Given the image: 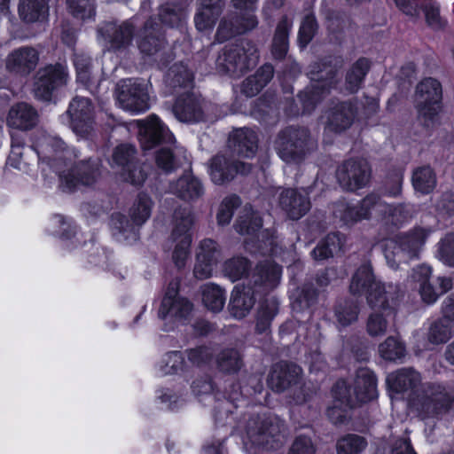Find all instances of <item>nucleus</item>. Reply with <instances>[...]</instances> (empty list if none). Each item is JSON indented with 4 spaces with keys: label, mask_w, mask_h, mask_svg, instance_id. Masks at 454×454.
I'll use <instances>...</instances> for the list:
<instances>
[{
    "label": "nucleus",
    "mask_w": 454,
    "mask_h": 454,
    "mask_svg": "<svg viewBox=\"0 0 454 454\" xmlns=\"http://www.w3.org/2000/svg\"><path fill=\"white\" fill-rule=\"evenodd\" d=\"M224 3L223 0H200V27L211 28L220 16Z\"/></svg>",
    "instance_id": "37998d69"
},
{
    "label": "nucleus",
    "mask_w": 454,
    "mask_h": 454,
    "mask_svg": "<svg viewBox=\"0 0 454 454\" xmlns=\"http://www.w3.org/2000/svg\"><path fill=\"white\" fill-rule=\"evenodd\" d=\"M159 16L162 23L173 27L181 21L183 11L176 5L167 4L160 7Z\"/></svg>",
    "instance_id": "69168bd1"
},
{
    "label": "nucleus",
    "mask_w": 454,
    "mask_h": 454,
    "mask_svg": "<svg viewBox=\"0 0 454 454\" xmlns=\"http://www.w3.org/2000/svg\"><path fill=\"white\" fill-rule=\"evenodd\" d=\"M136 160V149L132 145L122 144L115 147L111 166L121 173L127 167H129Z\"/></svg>",
    "instance_id": "49530a36"
},
{
    "label": "nucleus",
    "mask_w": 454,
    "mask_h": 454,
    "mask_svg": "<svg viewBox=\"0 0 454 454\" xmlns=\"http://www.w3.org/2000/svg\"><path fill=\"white\" fill-rule=\"evenodd\" d=\"M349 389L356 404L370 402L378 396L376 376L370 369L360 368L356 371L352 391Z\"/></svg>",
    "instance_id": "bb28decb"
},
{
    "label": "nucleus",
    "mask_w": 454,
    "mask_h": 454,
    "mask_svg": "<svg viewBox=\"0 0 454 454\" xmlns=\"http://www.w3.org/2000/svg\"><path fill=\"white\" fill-rule=\"evenodd\" d=\"M250 170V164L245 162H231L223 155L213 158L209 166L211 179L217 184L231 181L237 173L246 175L249 173Z\"/></svg>",
    "instance_id": "a878e982"
},
{
    "label": "nucleus",
    "mask_w": 454,
    "mask_h": 454,
    "mask_svg": "<svg viewBox=\"0 0 454 454\" xmlns=\"http://www.w3.org/2000/svg\"><path fill=\"white\" fill-rule=\"evenodd\" d=\"M38 121L37 112L27 103H18L9 111L7 123L18 129H32Z\"/></svg>",
    "instance_id": "2f4dec72"
},
{
    "label": "nucleus",
    "mask_w": 454,
    "mask_h": 454,
    "mask_svg": "<svg viewBox=\"0 0 454 454\" xmlns=\"http://www.w3.org/2000/svg\"><path fill=\"white\" fill-rule=\"evenodd\" d=\"M380 356L388 361H397L404 357L406 348L396 337L389 336L379 345Z\"/></svg>",
    "instance_id": "de8ad7c7"
},
{
    "label": "nucleus",
    "mask_w": 454,
    "mask_h": 454,
    "mask_svg": "<svg viewBox=\"0 0 454 454\" xmlns=\"http://www.w3.org/2000/svg\"><path fill=\"white\" fill-rule=\"evenodd\" d=\"M333 395V404L327 410V416L333 424H344L350 417V409L356 405L345 380L335 383Z\"/></svg>",
    "instance_id": "5701e85b"
},
{
    "label": "nucleus",
    "mask_w": 454,
    "mask_h": 454,
    "mask_svg": "<svg viewBox=\"0 0 454 454\" xmlns=\"http://www.w3.org/2000/svg\"><path fill=\"white\" fill-rule=\"evenodd\" d=\"M412 278L419 284V293L423 302L434 304L440 295L452 288V279L449 277H437L431 280L432 268L419 265L413 269Z\"/></svg>",
    "instance_id": "a211bd4d"
},
{
    "label": "nucleus",
    "mask_w": 454,
    "mask_h": 454,
    "mask_svg": "<svg viewBox=\"0 0 454 454\" xmlns=\"http://www.w3.org/2000/svg\"><path fill=\"white\" fill-rule=\"evenodd\" d=\"M365 440L356 434H348L337 442L338 454H360L366 447Z\"/></svg>",
    "instance_id": "864d4df0"
},
{
    "label": "nucleus",
    "mask_w": 454,
    "mask_h": 454,
    "mask_svg": "<svg viewBox=\"0 0 454 454\" xmlns=\"http://www.w3.org/2000/svg\"><path fill=\"white\" fill-rule=\"evenodd\" d=\"M258 60L256 45L250 41L242 40L239 43L226 45L216 59V66L221 72L239 76L254 67Z\"/></svg>",
    "instance_id": "9b49d317"
},
{
    "label": "nucleus",
    "mask_w": 454,
    "mask_h": 454,
    "mask_svg": "<svg viewBox=\"0 0 454 454\" xmlns=\"http://www.w3.org/2000/svg\"><path fill=\"white\" fill-rule=\"evenodd\" d=\"M349 289L353 294H366L371 307H385L397 296L395 286L391 284L385 286L376 280L370 264H363L357 269Z\"/></svg>",
    "instance_id": "9d476101"
},
{
    "label": "nucleus",
    "mask_w": 454,
    "mask_h": 454,
    "mask_svg": "<svg viewBox=\"0 0 454 454\" xmlns=\"http://www.w3.org/2000/svg\"><path fill=\"white\" fill-rule=\"evenodd\" d=\"M436 257L444 264L454 267V232L447 233L437 243Z\"/></svg>",
    "instance_id": "6e6d98bb"
},
{
    "label": "nucleus",
    "mask_w": 454,
    "mask_h": 454,
    "mask_svg": "<svg viewBox=\"0 0 454 454\" xmlns=\"http://www.w3.org/2000/svg\"><path fill=\"white\" fill-rule=\"evenodd\" d=\"M421 381L420 374L412 368H403L387 377V384L395 393L413 390Z\"/></svg>",
    "instance_id": "473e14b6"
},
{
    "label": "nucleus",
    "mask_w": 454,
    "mask_h": 454,
    "mask_svg": "<svg viewBox=\"0 0 454 454\" xmlns=\"http://www.w3.org/2000/svg\"><path fill=\"white\" fill-rule=\"evenodd\" d=\"M333 215L347 226H353L358 222L363 221L362 215H360V207L358 203L353 205L345 202H339L335 206Z\"/></svg>",
    "instance_id": "8fccbe9b"
},
{
    "label": "nucleus",
    "mask_w": 454,
    "mask_h": 454,
    "mask_svg": "<svg viewBox=\"0 0 454 454\" xmlns=\"http://www.w3.org/2000/svg\"><path fill=\"white\" fill-rule=\"evenodd\" d=\"M198 185V181L190 173H185L176 183L170 184L169 191L188 200L197 196Z\"/></svg>",
    "instance_id": "c03bdc74"
},
{
    "label": "nucleus",
    "mask_w": 454,
    "mask_h": 454,
    "mask_svg": "<svg viewBox=\"0 0 454 454\" xmlns=\"http://www.w3.org/2000/svg\"><path fill=\"white\" fill-rule=\"evenodd\" d=\"M192 309V304L187 299L176 296L174 290L168 291L162 300L159 317L162 319L167 317L187 319Z\"/></svg>",
    "instance_id": "c85d7f7f"
},
{
    "label": "nucleus",
    "mask_w": 454,
    "mask_h": 454,
    "mask_svg": "<svg viewBox=\"0 0 454 454\" xmlns=\"http://www.w3.org/2000/svg\"><path fill=\"white\" fill-rule=\"evenodd\" d=\"M215 364L220 372L227 374L237 373L244 364L240 352L233 348H223L218 352Z\"/></svg>",
    "instance_id": "ea45409f"
},
{
    "label": "nucleus",
    "mask_w": 454,
    "mask_h": 454,
    "mask_svg": "<svg viewBox=\"0 0 454 454\" xmlns=\"http://www.w3.org/2000/svg\"><path fill=\"white\" fill-rule=\"evenodd\" d=\"M280 278L281 268L278 264L270 261L260 262L249 275L247 284L232 291L229 304L231 315L238 319L245 317L254 305V294L273 289Z\"/></svg>",
    "instance_id": "f03ea898"
},
{
    "label": "nucleus",
    "mask_w": 454,
    "mask_h": 454,
    "mask_svg": "<svg viewBox=\"0 0 454 454\" xmlns=\"http://www.w3.org/2000/svg\"><path fill=\"white\" fill-rule=\"evenodd\" d=\"M74 65L76 69L77 81L87 85L90 81V58L86 54L74 53Z\"/></svg>",
    "instance_id": "bf43d9fd"
},
{
    "label": "nucleus",
    "mask_w": 454,
    "mask_h": 454,
    "mask_svg": "<svg viewBox=\"0 0 454 454\" xmlns=\"http://www.w3.org/2000/svg\"><path fill=\"white\" fill-rule=\"evenodd\" d=\"M336 176L344 190L355 192L367 185L371 177V168L365 160L350 159L339 167Z\"/></svg>",
    "instance_id": "6ab92c4d"
},
{
    "label": "nucleus",
    "mask_w": 454,
    "mask_h": 454,
    "mask_svg": "<svg viewBox=\"0 0 454 454\" xmlns=\"http://www.w3.org/2000/svg\"><path fill=\"white\" fill-rule=\"evenodd\" d=\"M288 454H316V447L309 436L300 434L293 442Z\"/></svg>",
    "instance_id": "338daca9"
},
{
    "label": "nucleus",
    "mask_w": 454,
    "mask_h": 454,
    "mask_svg": "<svg viewBox=\"0 0 454 454\" xmlns=\"http://www.w3.org/2000/svg\"><path fill=\"white\" fill-rule=\"evenodd\" d=\"M138 137L143 150H150L158 144L166 145L156 153L157 166L166 172L176 168V160L172 146L175 137L169 129L153 114L145 120L137 121Z\"/></svg>",
    "instance_id": "20e7f679"
},
{
    "label": "nucleus",
    "mask_w": 454,
    "mask_h": 454,
    "mask_svg": "<svg viewBox=\"0 0 454 454\" xmlns=\"http://www.w3.org/2000/svg\"><path fill=\"white\" fill-rule=\"evenodd\" d=\"M35 82V96L42 100L51 99L52 91L67 83L68 74L67 67L58 64L41 69Z\"/></svg>",
    "instance_id": "4be33fe9"
},
{
    "label": "nucleus",
    "mask_w": 454,
    "mask_h": 454,
    "mask_svg": "<svg viewBox=\"0 0 454 454\" xmlns=\"http://www.w3.org/2000/svg\"><path fill=\"white\" fill-rule=\"evenodd\" d=\"M67 4L70 12L76 18L85 20L95 15L90 0H67Z\"/></svg>",
    "instance_id": "680f3d73"
},
{
    "label": "nucleus",
    "mask_w": 454,
    "mask_h": 454,
    "mask_svg": "<svg viewBox=\"0 0 454 454\" xmlns=\"http://www.w3.org/2000/svg\"><path fill=\"white\" fill-rule=\"evenodd\" d=\"M371 67L369 59L366 58L358 59L348 70L346 74V90L350 93L356 92L368 73Z\"/></svg>",
    "instance_id": "79ce46f5"
},
{
    "label": "nucleus",
    "mask_w": 454,
    "mask_h": 454,
    "mask_svg": "<svg viewBox=\"0 0 454 454\" xmlns=\"http://www.w3.org/2000/svg\"><path fill=\"white\" fill-rule=\"evenodd\" d=\"M67 114L72 130L79 137H86L93 130L94 107L90 98L75 97L70 102Z\"/></svg>",
    "instance_id": "aec40b11"
},
{
    "label": "nucleus",
    "mask_w": 454,
    "mask_h": 454,
    "mask_svg": "<svg viewBox=\"0 0 454 454\" xmlns=\"http://www.w3.org/2000/svg\"><path fill=\"white\" fill-rule=\"evenodd\" d=\"M152 200L146 194H139L130 209L134 224H143L151 215Z\"/></svg>",
    "instance_id": "3c124183"
},
{
    "label": "nucleus",
    "mask_w": 454,
    "mask_h": 454,
    "mask_svg": "<svg viewBox=\"0 0 454 454\" xmlns=\"http://www.w3.org/2000/svg\"><path fill=\"white\" fill-rule=\"evenodd\" d=\"M442 86L434 78L422 80L416 88L415 106L419 119L426 126L434 122L441 108Z\"/></svg>",
    "instance_id": "2eb2a0df"
},
{
    "label": "nucleus",
    "mask_w": 454,
    "mask_h": 454,
    "mask_svg": "<svg viewBox=\"0 0 454 454\" xmlns=\"http://www.w3.org/2000/svg\"><path fill=\"white\" fill-rule=\"evenodd\" d=\"M11 148L8 158L10 166L20 170H27V163L23 160L24 139L19 134H12Z\"/></svg>",
    "instance_id": "603ef678"
},
{
    "label": "nucleus",
    "mask_w": 454,
    "mask_h": 454,
    "mask_svg": "<svg viewBox=\"0 0 454 454\" xmlns=\"http://www.w3.org/2000/svg\"><path fill=\"white\" fill-rule=\"evenodd\" d=\"M202 301L207 309L219 312L225 303L224 292L216 285L207 284L202 289Z\"/></svg>",
    "instance_id": "a18cd8bd"
},
{
    "label": "nucleus",
    "mask_w": 454,
    "mask_h": 454,
    "mask_svg": "<svg viewBox=\"0 0 454 454\" xmlns=\"http://www.w3.org/2000/svg\"><path fill=\"white\" fill-rule=\"evenodd\" d=\"M49 0H20L19 15L27 23L43 20L49 11Z\"/></svg>",
    "instance_id": "e433bc0d"
},
{
    "label": "nucleus",
    "mask_w": 454,
    "mask_h": 454,
    "mask_svg": "<svg viewBox=\"0 0 454 454\" xmlns=\"http://www.w3.org/2000/svg\"><path fill=\"white\" fill-rule=\"evenodd\" d=\"M279 206L294 220L301 218L310 208L308 192L304 189H286L279 194Z\"/></svg>",
    "instance_id": "393cba45"
},
{
    "label": "nucleus",
    "mask_w": 454,
    "mask_h": 454,
    "mask_svg": "<svg viewBox=\"0 0 454 454\" xmlns=\"http://www.w3.org/2000/svg\"><path fill=\"white\" fill-rule=\"evenodd\" d=\"M360 215L363 220L381 221L387 219L389 204L386 203L379 194L371 192L358 202Z\"/></svg>",
    "instance_id": "72a5a7b5"
},
{
    "label": "nucleus",
    "mask_w": 454,
    "mask_h": 454,
    "mask_svg": "<svg viewBox=\"0 0 454 454\" xmlns=\"http://www.w3.org/2000/svg\"><path fill=\"white\" fill-rule=\"evenodd\" d=\"M434 229V224L427 223L422 220L409 231L397 235L385 249V258L388 266L397 269L403 262L418 260Z\"/></svg>",
    "instance_id": "7ed1b4c3"
},
{
    "label": "nucleus",
    "mask_w": 454,
    "mask_h": 454,
    "mask_svg": "<svg viewBox=\"0 0 454 454\" xmlns=\"http://www.w3.org/2000/svg\"><path fill=\"white\" fill-rule=\"evenodd\" d=\"M257 135L247 128L234 130L229 138L230 146L239 155L246 158L253 157L257 150Z\"/></svg>",
    "instance_id": "7c9ffc66"
},
{
    "label": "nucleus",
    "mask_w": 454,
    "mask_h": 454,
    "mask_svg": "<svg viewBox=\"0 0 454 454\" xmlns=\"http://www.w3.org/2000/svg\"><path fill=\"white\" fill-rule=\"evenodd\" d=\"M427 24L434 29L443 28L447 22L440 15V6L436 3L428 2L423 5Z\"/></svg>",
    "instance_id": "052dcab7"
},
{
    "label": "nucleus",
    "mask_w": 454,
    "mask_h": 454,
    "mask_svg": "<svg viewBox=\"0 0 454 454\" xmlns=\"http://www.w3.org/2000/svg\"><path fill=\"white\" fill-rule=\"evenodd\" d=\"M435 210L442 217H451L454 215V194L447 192L442 193L435 202Z\"/></svg>",
    "instance_id": "774afa93"
},
{
    "label": "nucleus",
    "mask_w": 454,
    "mask_h": 454,
    "mask_svg": "<svg viewBox=\"0 0 454 454\" xmlns=\"http://www.w3.org/2000/svg\"><path fill=\"white\" fill-rule=\"evenodd\" d=\"M116 99L120 106L133 114L149 109V96L145 83L134 79L121 80L116 87Z\"/></svg>",
    "instance_id": "f3484780"
},
{
    "label": "nucleus",
    "mask_w": 454,
    "mask_h": 454,
    "mask_svg": "<svg viewBox=\"0 0 454 454\" xmlns=\"http://www.w3.org/2000/svg\"><path fill=\"white\" fill-rule=\"evenodd\" d=\"M199 370V349H186L184 352L169 351L165 353L155 365L156 374L163 377L179 372L188 381L197 375Z\"/></svg>",
    "instance_id": "4468645a"
},
{
    "label": "nucleus",
    "mask_w": 454,
    "mask_h": 454,
    "mask_svg": "<svg viewBox=\"0 0 454 454\" xmlns=\"http://www.w3.org/2000/svg\"><path fill=\"white\" fill-rule=\"evenodd\" d=\"M301 374L302 370L300 366L281 362L272 367L269 376V384L277 392L289 389L301 390L303 387Z\"/></svg>",
    "instance_id": "412c9836"
},
{
    "label": "nucleus",
    "mask_w": 454,
    "mask_h": 454,
    "mask_svg": "<svg viewBox=\"0 0 454 454\" xmlns=\"http://www.w3.org/2000/svg\"><path fill=\"white\" fill-rule=\"evenodd\" d=\"M335 314L339 324L346 326L356 321L358 307L354 302H345L337 307Z\"/></svg>",
    "instance_id": "e2e57ef3"
},
{
    "label": "nucleus",
    "mask_w": 454,
    "mask_h": 454,
    "mask_svg": "<svg viewBox=\"0 0 454 454\" xmlns=\"http://www.w3.org/2000/svg\"><path fill=\"white\" fill-rule=\"evenodd\" d=\"M453 395L439 384L428 383L411 402L412 408L421 419L438 418L445 413L452 402Z\"/></svg>",
    "instance_id": "ddd939ff"
},
{
    "label": "nucleus",
    "mask_w": 454,
    "mask_h": 454,
    "mask_svg": "<svg viewBox=\"0 0 454 454\" xmlns=\"http://www.w3.org/2000/svg\"><path fill=\"white\" fill-rule=\"evenodd\" d=\"M375 309L368 319L366 324L367 333L372 337L382 336L386 333L388 326L387 317L392 314L390 301L385 307H372Z\"/></svg>",
    "instance_id": "4c0bfd02"
},
{
    "label": "nucleus",
    "mask_w": 454,
    "mask_h": 454,
    "mask_svg": "<svg viewBox=\"0 0 454 454\" xmlns=\"http://www.w3.org/2000/svg\"><path fill=\"white\" fill-rule=\"evenodd\" d=\"M262 218L250 206H245L241 210L235 230L246 239L247 248L252 252L262 254H276L277 249L273 234L269 230L261 231Z\"/></svg>",
    "instance_id": "1a4fd4ad"
},
{
    "label": "nucleus",
    "mask_w": 454,
    "mask_h": 454,
    "mask_svg": "<svg viewBox=\"0 0 454 454\" xmlns=\"http://www.w3.org/2000/svg\"><path fill=\"white\" fill-rule=\"evenodd\" d=\"M293 22L287 17H283L278 23L272 40L271 53L275 59H282L287 53L288 37Z\"/></svg>",
    "instance_id": "58836bf2"
},
{
    "label": "nucleus",
    "mask_w": 454,
    "mask_h": 454,
    "mask_svg": "<svg viewBox=\"0 0 454 454\" xmlns=\"http://www.w3.org/2000/svg\"><path fill=\"white\" fill-rule=\"evenodd\" d=\"M446 319L442 318L432 324L427 334L428 340L433 344L444 343L452 336V328L450 322L445 323Z\"/></svg>",
    "instance_id": "5fc2aeb1"
},
{
    "label": "nucleus",
    "mask_w": 454,
    "mask_h": 454,
    "mask_svg": "<svg viewBox=\"0 0 454 454\" xmlns=\"http://www.w3.org/2000/svg\"><path fill=\"white\" fill-rule=\"evenodd\" d=\"M219 252L215 241L205 239L200 243V262L205 263L206 268L200 269V278H208L212 273V266L217 262Z\"/></svg>",
    "instance_id": "09e8293b"
},
{
    "label": "nucleus",
    "mask_w": 454,
    "mask_h": 454,
    "mask_svg": "<svg viewBox=\"0 0 454 454\" xmlns=\"http://www.w3.org/2000/svg\"><path fill=\"white\" fill-rule=\"evenodd\" d=\"M169 92L177 95L173 106L176 119L183 122L196 121L197 100L191 93L193 88V74L183 63L173 65L165 78Z\"/></svg>",
    "instance_id": "39448f33"
},
{
    "label": "nucleus",
    "mask_w": 454,
    "mask_h": 454,
    "mask_svg": "<svg viewBox=\"0 0 454 454\" xmlns=\"http://www.w3.org/2000/svg\"><path fill=\"white\" fill-rule=\"evenodd\" d=\"M340 67L341 60L336 58H329L310 66L309 75L311 85L299 94L304 111L310 112L316 104L336 86L337 72Z\"/></svg>",
    "instance_id": "423d86ee"
},
{
    "label": "nucleus",
    "mask_w": 454,
    "mask_h": 454,
    "mask_svg": "<svg viewBox=\"0 0 454 454\" xmlns=\"http://www.w3.org/2000/svg\"><path fill=\"white\" fill-rule=\"evenodd\" d=\"M98 32L109 50L120 51L131 43L134 28L129 22L106 23Z\"/></svg>",
    "instance_id": "b1692460"
},
{
    "label": "nucleus",
    "mask_w": 454,
    "mask_h": 454,
    "mask_svg": "<svg viewBox=\"0 0 454 454\" xmlns=\"http://www.w3.org/2000/svg\"><path fill=\"white\" fill-rule=\"evenodd\" d=\"M241 204V200L237 195H229L225 197L220 204L219 210L217 212V222L220 225H227L230 223L234 210L239 207Z\"/></svg>",
    "instance_id": "4d7b16f0"
},
{
    "label": "nucleus",
    "mask_w": 454,
    "mask_h": 454,
    "mask_svg": "<svg viewBox=\"0 0 454 454\" xmlns=\"http://www.w3.org/2000/svg\"><path fill=\"white\" fill-rule=\"evenodd\" d=\"M411 183L416 192L428 194L436 187L437 178L431 167L421 166L413 170Z\"/></svg>",
    "instance_id": "a19ab883"
},
{
    "label": "nucleus",
    "mask_w": 454,
    "mask_h": 454,
    "mask_svg": "<svg viewBox=\"0 0 454 454\" xmlns=\"http://www.w3.org/2000/svg\"><path fill=\"white\" fill-rule=\"evenodd\" d=\"M259 0H231L236 12L229 14L220 23L217 30L219 41H225L236 35L254 29L258 25L255 15Z\"/></svg>",
    "instance_id": "f8f14e48"
},
{
    "label": "nucleus",
    "mask_w": 454,
    "mask_h": 454,
    "mask_svg": "<svg viewBox=\"0 0 454 454\" xmlns=\"http://www.w3.org/2000/svg\"><path fill=\"white\" fill-rule=\"evenodd\" d=\"M247 436L248 442L260 450H276L285 443L286 427L277 416L257 415L247 421Z\"/></svg>",
    "instance_id": "6e6552de"
},
{
    "label": "nucleus",
    "mask_w": 454,
    "mask_h": 454,
    "mask_svg": "<svg viewBox=\"0 0 454 454\" xmlns=\"http://www.w3.org/2000/svg\"><path fill=\"white\" fill-rule=\"evenodd\" d=\"M356 111L351 103H340L329 111L326 129L335 133L342 132L351 126Z\"/></svg>",
    "instance_id": "c756f323"
},
{
    "label": "nucleus",
    "mask_w": 454,
    "mask_h": 454,
    "mask_svg": "<svg viewBox=\"0 0 454 454\" xmlns=\"http://www.w3.org/2000/svg\"><path fill=\"white\" fill-rule=\"evenodd\" d=\"M163 45V39L160 35L158 23L153 20H148L139 35L138 48L146 55H153Z\"/></svg>",
    "instance_id": "f704fd0d"
},
{
    "label": "nucleus",
    "mask_w": 454,
    "mask_h": 454,
    "mask_svg": "<svg viewBox=\"0 0 454 454\" xmlns=\"http://www.w3.org/2000/svg\"><path fill=\"white\" fill-rule=\"evenodd\" d=\"M274 148L285 162L299 164L316 150L317 141L307 128L289 126L278 133Z\"/></svg>",
    "instance_id": "0eeeda50"
},
{
    "label": "nucleus",
    "mask_w": 454,
    "mask_h": 454,
    "mask_svg": "<svg viewBox=\"0 0 454 454\" xmlns=\"http://www.w3.org/2000/svg\"><path fill=\"white\" fill-rule=\"evenodd\" d=\"M33 148L40 160L42 172L47 176V170H52L65 191L71 192L80 185H92L101 176V161L98 159L74 164L78 157L76 151L67 146L58 136L39 131Z\"/></svg>",
    "instance_id": "f257e3e1"
},
{
    "label": "nucleus",
    "mask_w": 454,
    "mask_h": 454,
    "mask_svg": "<svg viewBox=\"0 0 454 454\" xmlns=\"http://www.w3.org/2000/svg\"><path fill=\"white\" fill-rule=\"evenodd\" d=\"M39 61L38 51L25 46L12 51L6 59V68L12 72L27 74L33 71Z\"/></svg>",
    "instance_id": "cd10ccee"
},
{
    "label": "nucleus",
    "mask_w": 454,
    "mask_h": 454,
    "mask_svg": "<svg viewBox=\"0 0 454 454\" xmlns=\"http://www.w3.org/2000/svg\"><path fill=\"white\" fill-rule=\"evenodd\" d=\"M249 268L248 261L244 257H233L224 262L223 273L232 282L240 279Z\"/></svg>",
    "instance_id": "13d9d810"
},
{
    "label": "nucleus",
    "mask_w": 454,
    "mask_h": 454,
    "mask_svg": "<svg viewBox=\"0 0 454 454\" xmlns=\"http://www.w3.org/2000/svg\"><path fill=\"white\" fill-rule=\"evenodd\" d=\"M192 224L193 218L188 207L185 206L175 211L171 239L175 243L172 257L177 268L184 267L189 259Z\"/></svg>",
    "instance_id": "dca6fc26"
},
{
    "label": "nucleus",
    "mask_w": 454,
    "mask_h": 454,
    "mask_svg": "<svg viewBox=\"0 0 454 454\" xmlns=\"http://www.w3.org/2000/svg\"><path fill=\"white\" fill-rule=\"evenodd\" d=\"M317 22L311 14L305 16L300 27L298 40L301 47H306L317 31Z\"/></svg>",
    "instance_id": "0e129e2a"
},
{
    "label": "nucleus",
    "mask_w": 454,
    "mask_h": 454,
    "mask_svg": "<svg viewBox=\"0 0 454 454\" xmlns=\"http://www.w3.org/2000/svg\"><path fill=\"white\" fill-rule=\"evenodd\" d=\"M274 68L270 64L261 67L254 75L247 77L241 86V91L247 97L257 95L272 79Z\"/></svg>",
    "instance_id": "c9c22d12"
}]
</instances>
